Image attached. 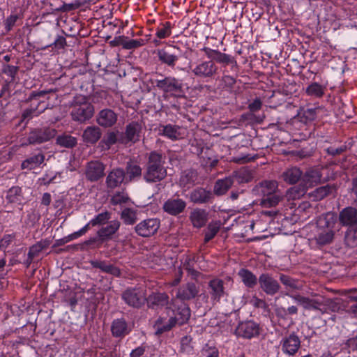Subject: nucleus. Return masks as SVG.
<instances>
[{
  "label": "nucleus",
  "mask_w": 357,
  "mask_h": 357,
  "mask_svg": "<svg viewBox=\"0 0 357 357\" xmlns=\"http://www.w3.org/2000/svg\"><path fill=\"white\" fill-rule=\"evenodd\" d=\"M125 178V172L122 169L112 170L106 178V184L109 188L114 189L120 185Z\"/></svg>",
  "instance_id": "21"
},
{
  "label": "nucleus",
  "mask_w": 357,
  "mask_h": 357,
  "mask_svg": "<svg viewBox=\"0 0 357 357\" xmlns=\"http://www.w3.org/2000/svg\"><path fill=\"white\" fill-rule=\"evenodd\" d=\"M56 134V132L53 128H43L34 129L29 132L26 141L23 142L22 145L27 146L46 142L54 137Z\"/></svg>",
  "instance_id": "6"
},
{
  "label": "nucleus",
  "mask_w": 357,
  "mask_h": 357,
  "mask_svg": "<svg viewBox=\"0 0 357 357\" xmlns=\"http://www.w3.org/2000/svg\"><path fill=\"white\" fill-rule=\"evenodd\" d=\"M160 227V221L156 218L146 219L135 227L136 233L143 237L153 235Z\"/></svg>",
  "instance_id": "11"
},
{
  "label": "nucleus",
  "mask_w": 357,
  "mask_h": 357,
  "mask_svg": "<svg viewBox=\"0 0 357 357\" xmlns=\"http://www.w3.org/2000/svg\"><path fill=\"white\" fill-rule=\"evenodd\" d=\"M208 287L211 298L215 301H220L225 294L224 282L219 278H214L210 280Z\"/></svg>",
  "instance_id": "22"
},
{
  "label": "nucleus",
  "mask_w": 357,
  "mask_h": 357,
  "mask_svg": "<svg viewBox=\"0 0 357 357\" xmlns=\"http://www.w3.org/2000/svg\"><path fill=\"white\" fill-rule=\"evenodd\" d=\"M208 214L206 211L201 208L193 209L190 214V220L195 227L200 228L207 222Z\"/></svg>",
  "instance_id": "24"
},
{
  "label": "nucleus",
  "mask_w": 357,
  "mask_h": 357,
  "mask_svg": "<svg viewBox=\"0 0 357 357\" xmlns=\"http://www.w3.org/2000/svg\"><path fill=\"white\" fill-rule=\"evenodd\" d=\"M194 260L187 257L183 264V267L188 272L190 273L192 275H197V271L194 268Z\"/></svg>",
  "instance_id": "60"
},
{
  "label": "nucleus",
  "mask_w": 357,
  "mask_h": 357,
  "mask_svg": "<svg viewBox=\"0 0 357 357\" xmlns=\"http://www.w3.org/2000/svg\"><path fill=\"white\" fill-rule=\"evenodd\" d=\"M233 184V179L230 177H226L223 179H219L216 181L214 186V192L217 195L225 194Z\"/></svg>",
  "instance_id": "35"
},
{
  "label": "nucleus",
  "mask_w": 357,
  "mask_h": 357,
  "mask_svg": "<svg viewBox=\"0 0 357 357\" xmlns=\"http://www.w3.org/2000/svg\"><path fill=\"white\" fill-rule=\"evenodd\" d=\"M345 241L348 246L355 248L357 246V227H351L345 236Z\"/></svg>",
  "instance_id": "52"
},
{
  "label": "nucleus",
  "mask_w": 357,
  "mask_h": 357,
  "mask_svg": "<svg viewBox=\"0 0 357 357\" xmlns=\"http://www.w3.org/2000/svg\"><path fill=\"white\" fill-rule=\"evenodd\" d=\"M126 174L130 181L138 180L142 175V168L138 164L129 162L126 166Z\"/></svg>",
  "instance_id": "41"
},
{
  "label": "nucleus",
  "mask_w": 357,
  "mask_h": 357,
  "mask_svg": "<svg viewBox=\"0 0 357 357\" xmlns=\"http://www.w3.org/2000/svg\"><path fill=\"white\" fill-rule=\"evenodd\" d=\"M118 139V132H111L107 135L102 142L105 144L107 148L109 149L112 145L114 144Z\"/></svg>",
  "instance_id": "58"
},
{
  "label": "nucleus",
  "mask_w": 357,
  "mask_h": 357,
  "mask_svg": "<svg viewBox=\"0 0 357 357\" xmlns=\"http://www.w3.org/2000/svg\"><path fill=\"white\" fill-rule=\"evenodd\" d=\"M116 121L117 115L109 109L101 110L97 116L98 124L105 128L112 126Z\"/></svg>",
  "instance_id": "20"
},
{
  "label": "nucleus",
  "mask_w": 357,
  "mask_h": 357,
  "mask_svg": "<svg viewBox=\"0 0 357 357\" xmlns=\"http://www.w3.org/2000/svg\"><path fill=\"white\" fill-rule=\"evenodd\" d=\"M302 171L297 167L285 169L281 174V178L287 183L292 185L301 181Z\"/></svg>",
  "instance_id": "23"
},
{
  "label": "nucleus",
  "mask_w": 357,
  "mask_h": 357,
  "mask_svg": "<svg viewBox=\"0 0 357 357\" xmlns=\"http://www.w3.org/2000/svg\"><path fill=\"white\" fill-rule=\"evenodd\" d=\"M214 54L216 55L215 60L220 63L224 64H228L231 62V57L230 55L222 53L219 51H214Z\"/></svg>",
  "instance_id": "59"
},
{
  "label": "nucleus",
  "mask_w": 357,
  "mask_h": 357,
  "mask_svg": "<svg viewBox=\"0 0 357 357\" xmlns=\"http://www.w3.org/2000/svg\"><path fill=\"white\" fill-rule=\"evenodd\" d=\"M336 220V215L334 213L328 212L319 216L312 240H314L319 245L331 243L334 238Z\"/></svg>",
  "instance_id": "1"
},
{
  "label": "nucleus",
  "mask_w": 357,
  "mask_h": 357,
  "mask_svg": "<svg viewBox=\"0 0 357 357\" xmlns=\"http://www.w3.org/2000/svg\"><path fill=\"white\" fill-rule=\"evenodd\" d=\"M165 164V158L162 154L157 151H151L143 174L144 179L147 183H157L163 180L167 174Z\"/></svg>",
  "instance_id": "3"
},
{
  "label": "nucleus",
  "mask_w": 357,
  "mask_h": 357,
  "mask_svg": "<svg viewBox=\"0 0 357 357\" xmlns=\"http://www.w3.org/2000/svg\"><path fill=\"white\" fill-rule=\"evenodd\" d=\"M192 74L200 79H212L218 72V67L213 60H202L195 64H190Z\"/></svg>",
  "instance_id": "5"
},
{
  "label": "nucleus",
  "mask_w": 357,
  "mask_h": 357,
  "mask_svg": "<svg viewBox=\"0 0 357 357\" xmlns=\"http://www.w3.org/2000/svg\"><path fill=\"white\" fill-rule=\"evenodd\" d=\"M44 248V246L41 243H38L32 245L29 250L28 255L30 259V261H32L33 258L36 257Z\"/></svg>",
  "instance_id": "57"
},
{
  "label": "nucleus",
  "mask_w": 357,
  "mask_h": 357,
  "mask_svg": "<svg viewBox=\"0 0 357 357\" xmlns=\"http://www.w3.org/2000/svg\"><path fill=\"white\" fill-rule=\"evenodd\" d=\"M6 199L10 204L20 205L24 201L21 188L13 186L6 193Z\"/></svg>",
  "instance_id": "28"
},
{
  "label": "nucleus",
  "mask_w": 357,
  "mask_h": 357,
  "mask_svg": "<svg viewBox=\"0 0 357 357\" xmlns=\"http://www.w3.org/2000/svg\"><path fill=\"white\" fill-rule=\"evenodd\" d=\"M91 264L93 268L100 269L102 271L109 273L114 276H119L121 271L119 268L102 261H92Z\"/></svg>",
  "instance_id": "31"
},
{
  "label": "nucleus",
  "mask_w": 357,
  "mask_h": 357,
  "mask_svg": "<svg viewBox=\"0 0 357 357\" xmlns=\"http://www.w3.org/2000/svg\"><path fill=\"white\" fill-rule=\"evenodd\" d=\"M280 280L282 284L284 285L287 289H288V291L287 293L289 294V291L301 289L302 287L298 280L284 274L280 275Z\"/></svg>",
  "instance_id": "44"
},
{
  "label": "nucleus",
  "mask_w": 357,
  "mask_h": 357,
  "mask_svg": "<svg viewBox=\"0 0 357 357\" xmlns=\"http://www.w3.org/2000/svg\"><path fill=\"white\" fill-rule=\"evenodd\" d=\"M238 275L242 282L248 287H253L257 284V279L256 276L247 269H241L238 271Z\"/></svg>",
  "instance_id": "40"
},
{
  "label": "nucleus",
  "mask_w": 357,
  "mask_h": 357,
  "mask_svg": "<svg viewBox=\"0 0 357 357\" xmlns=\"http://www.w3.org/2000/svg\"><path fill=\"white\" fill-rule=\"evenodd\" d=\"M18 19L17 15H10L5 21V26L7 31L11 30Z\"/></svg>",
  "instance_id": "62"
},
{
  "label": "nucleus",
  "mask_w": 357,
  "mask_h": 357,
  "mask_svg": "<svg viewBox=\"0 0 357 357\" xmlns=\"http://www.w3.org/2000/svg\"><path fill=\"white\" fill-rule=\"evenodd\" d=\"M262 103L260 99L256 98L252 103L248 106V108L251 112L259 111L261 107Z\"/></svg>",
  "instance_id": "63"
},
{
  "label": "nucleus",
  "mask_w": 357,
  "mask_h": 357,
  "mask_svg": "<svg viewBox=\"0 0 357 357\" xmlns=\"http://www.w3.org/2000/svg\"><path fill=\"white\" fill-rule=\"evenodd\" d=\"M179 352L186 356H192L195 354L192 338L190 336L186 335L181 338Z\"/></svg>",
  "instance_id": "39"
},
{
  "label": "nucleus",
  "mask_w": 357,
  "mask_h": 357,
  "mask_svg": "<svg viewBox=\"0 0 357 357\" xmlns=\"http://www.w3.org/2000/svg\"><path fill=\"white\" fill-rule=\"evenodd\" d=\"M121 218L126 225H133L137 220V211L132 208H126L121 214Z\"/></svg>",
  "instance_id": "46"
},
{
  "label": "nucleus",
  "mask_w": 357,
  "mask_h": 357,
  "mask_svg": "<svg viewBox=\"0 0 357 357\" xmlns=\"http://www.w3.org/2000/svg\"><path fill=\"white\" fill-rule=\"evenodd\" d=\"M220 229V224L218 222H212L208 225L205 231V242H208L211 240L218 232Z\"/></svg>",
  "instance_id": "53"
},
{
  "label": "nucleus",
  "mask_w": 357,
  "mask_h": 357,
  "mask_svg": "<svg viewBox=\"0 0 357 357\" xmlns=\"http://www.w3.org/2000/svg\"><path fill=\"white\" fill-rule=\"evenodd\" d=\"M105 166L98 160H93L87 162L85 174L88 180L96 181L104 175Z\"/></svg>",
  "instance_id": "15"
},
{
  "label": "nucleus",
  "mask_w": 357,
  "mask_h": 357,
  "mask_svg": "<svg viewBox=\"0 0 357 357\" xmlns=\"http://www.w3.org/2000/svg\"><path fill=\"white\" fill-rule=\"evenodd\" d=\"M176 325V321L173 318H169L167 321L166 319L160 318L155 322L154 327L157 334H161L165 331H168Z\"/></svg>",
  "instance_id": "36"
},
{
  "label": "nucleus",
  "mask_w": 357,
  "mask_h": 357,
  "mask_svg": "<svg viewBox=\"0 0 357 357\" xmlns=\"http://www.w3.org/2000/svg\"><path fill=\"white\" fill-rule=\"evenodd\" d=\"M156 53L160 61L171 67L174 66L178 60L176 55L169 53L165 49L158 50Z\"/></svg>",
  "instance_id": "38"
},
{
  "label": "nucleus",
  "mask_w": 357,
  "mask_h": 357,
  "mask_svg": "<svg viewBox=\"0 0 357 357\" xmlns=\"http://www.w3.org/2000/svg\"><path fill=\"white\" fill-rule=\"evenodd\" d=\"M185 207L186 202L179 198H170L163 204L164 211L172 215H177L181 213Z\"/></svg>",
  "instance_id": "17"
},
{
  "label": "nucleus",
  "mask_w": 357,
  "mask_h": 357,
  "mask_svg": "<svg viewBox=\"0 0 357 357\" xmlns=\"http://www.w3.org/2000/svg\"><path fill=\"white\" fill-rule=\"evenodd\" d=\"M45 160V155L43 153H38L35 155L29 157L22 162L21 167L22 169L31 170L38 167Z\"/></svg>",
  "instance_id": "29"
},
{
  "label": "nucleus",
  "mask_w": 357,
  "mask_h": 357,
  "mask_svg": "<svg viewBox=\"0 0 357 357\" xmlns=\"http://www.w3.org/2000/svg\"><path fill=\"white\" fill-rule=\"evenodd\" d=\"M54 93V91L52 89L48 91L43 90L31 93L27 100V102H30V108H31L32 110L35 112V114H40L48 107V104L41 98H44L45 96L48 93Z\"/></svg>",
  "instance_id": "9"
},
{
  "label": "nucleus",
  "mask_w": 357,
  "mask_h": 357,
  "mask_svg": "<svg viewBox=\"0 0 357 357\" xmlns=\"http://www.w3.org/2000/svg\"><path fill=\"white\" fill-rule=\"evenodd\" d=\"M260 331L261 328L257 323L253 321H247L238 324L235 330V334L238 337L251 339L257 337Z\"/></svg>",
  "instance_id": "10"
},
{
  "label": "nucleus",
  "mask_w": 357,
  "mask_h": 357,
  "mask_svg": "<svg viewBox=\"0 0 357 357\" xmlns=\"http://www.w3.org/2000/svg\"><path fill=\"white\" fill-rule=\"evenodd\" d=\"M56 143L63 147L72 148L77 144V139L73 136L63 135L56 138Z\"/></svg>",
  "instance_id": "50"
},
{
  "label": "nucleus",
  "mask_w": 357,
  "mask_h": 357,
  "mask_svg": "<svg viewBox=\"0 0 357 357\" xmlns=\"http://www.w3.org/2000/svg\"><path fill=\"white\" fill-rule=\"evenodd\" d=\"M307 189L301 183L298 186L290 188L286 192L288 200H296L301 198L306 192Z\"/></svg>",
  "instance_id": "42"
},
{
  "label": "nucleus",
  "mask_w": 357,
  "mask_h": 357,
  "mask_svg": "<svg viewBox=\"0 0 357 357\" xmlns=\"http://www.w3.org/2000/svg\"><path fill=\"white\" fill-rule=\"evenodd\" d=\"M199 293V289L195 283L189 282L182 285L177 291L176 298L182 301L194 298Z\"/></svg>",
  "instance_id": "19"
},
{
  "label": "nucleus",
  "mask_w": 357,
  "mask_h": 357,
  "mask_svg": "<svg viewBox=\"0 0 357 357\" xmlns=\"http://www.w3.org/2000/svg\"><path fill=\"white\" fill-rule=\"evenodd\" d=\"M253 192L262 197L260 205L265 208L274 207L283 199L278 190V183L275 180L261 181L253 188Z\"/></svg>",
  "instance_id": "2"
},
{
  "label": "nucleus",
  "mask_w": 357,
  "mask_h": 357,
  "mask_svg": "<svg viewBox=\"0 0 357 357\" xmlns=\"http://www.w3.org/2000/svg\"><path fill=\"white\" fill-rule=\"evenodd\" d=\"M305 91L308 96L320 98L324 93V87L317 82H314L306 88Z\"/></svg>",
  "instance_id": "49"
},
{
  "label": "nucleus",
  "mask_w": 357,
  "mask_h": 357,
  "mask_svg": "<svg viewBox=\"0 0 357 357\" xmlns=\"http://www.w3.org/2000/svg\"><path fill=\"white\" fill-rule=\"evenodd\" d=\"M72 110L70 115L72 119L80 123L85 122L91 119L94 113L93 106L89 103L84 96L75 97L71 103Z\"/></svg>",
  "instance_id": "4"
},
{
  "label": "nucleus",
  "mask_w": 357,
  "mask_h": 357,
  "mask_svg": "<svg viewBox=\"0 0 357 357\" xmlns=\"http://www.w3.org/2000/svg\"><path fill=\"white\" fill-rule=\"evenodd\" d=\"M250 303L252 305L257 308L266 309L268 307L266 303L264 300L256 296H253Z\"/></svg>",
  "instance_id": "61"
},
{
  "label": "nucleus",
  "mask_w": 357,
  "mask_h": 357,
  "mask_svg": "<svg viewBox=\"0 0 357 357\" xmlns=\"http://www.w3.org/2000/svg\"><path fill=\"white\" fill-rule=\"evenodd\" d=\"M168 296L163 293H153L146 298L149 305H164L167 303Z\"/></svg>",
  "instance_id": "43"
},
{
  "label": "nucleus",
  "mask_w": 357,
  "mask_h": 357,
  "mask_svg": "<svg viewBox=\"0 0 357 357\" xmlns=\"http://www.w3.org/2000/svg\"><path fill=\"white\" fill-rule=\"evenodd\" d=\"M142 126L137 122H132L126 126V131L120 139L123 144L135 143L139 139Z\"/></svg>",
  "instance_id": "16"
},
{
  "label": "nucleus",
  "mask_w": 357,
  "mask_h": 357,
  "mask_svg": "<svg viewBox=\"0 0 357 357\" xmlns=\"http://www.w3.org/2000/svg\"><path fill=\"white\" fill-rule=\"evenodd\" d=\"M258 280L261 289L268 295H274L280 290L278 282L268 273L261 274Z\"/></svg>",
  "instance_id": "13"
},
{
  "label": "nucleus",
  "mask_w": 357,
  "mask_h": 357,
  "mask_svg": "<svg viewBox=\"0 0 357 357\" xmlns=\"http://www.w3.org/2000/svg\"><path fill=\"white\" fill-rule=\"evenodd\" d=\"M129 199L128 195L124 192H118L111 198V203L113 205L124 204Z\"/></svg>",
  "instance_id": "56"
},
{
  "label": "nucleus",
  "mask_w": 357,
  "mask_h": 357,
  "mask_svg": "<svg viewBox=\"0 0 357 357\" xmlns=\"http://www.w3.org/2000/svg\"><path fill=\"white\" fill-rule=\"evenodd\" d=\"M146 44V41L144 39H137V40H124L121 43V45L124 49L126 50H132L135 49L139 47H142Z\"/></svg>",
  "instance_id": "54"
},
{
  "label": "nucleus",
  "mask_w": 357,
  "mask_h": 357,
  "mask_svg": "<svg viewBox=\"0 0 357 357\" xmlns=\"http://www.w3.org/2000/svg\"><path fill=\"white\" fill-rule=\"evenodd\" d=\"M102 132L98 126H88L83 132V141L89 144H96L101 137Z\"/></svg>",
  "instance_id": "25"
},
{
  "label": "nucleus",
  "mask_w": 357,
  "mask_h": 357,
  "mask_svg": "<svg viewBox=\"0 0 357 357\" xmlns=\"http://www.w3.org/2000/svg\"><path fill=\"white\" fill-rule=\"evenodd\" d=\"M320 112L319 107L307 108L299 113L300 118L305 122L314 121Z\"/></svg>",
  "instance_id": "48"
},
{
  "label": "nucleus",
  "mask_w": 357,
  "mask_h": 357,
  "mask_svg": "<svg viewBox=\"0 0 357 357\" xmlns=\"http://www.w3.org/2000/svg\"><path fill=\"white\" fill-rule=\"evenodd\" d=\"M161 135L172 140H177L182 137L180 128L177 126L166 125L162 126Z\"/></svg>",
  "instance_id": "34"
},
{
  "label": "nucleus",
  "mask_w": 357,
  "mask_h": 357,
  "mask_svg": "<svg viewBox=\"0 0 357 357\" xmlns=\"http://www.w3.org/2000/svg\"><path fill=\"white\" fill-rule=\"evenodd\" d=\"M190 317V310L188 305L182 303L179 307H178L176 312L174 314V317H172L176 321V324L182 325L186 323Z\"/></svg>",
  "instance_id": "30"
},
{
  "label": "nucleus",
  "mask_w": 357,
  "mask_h": 357,
  "mask_svg": "<svg viewBox=\"0 0 357 357\" xmlns=\"http://www.w3.org/2000/svg\"><path fill=\"white\" fill-rule=\"evenodd\" d=\"M341 308L340 302L339 299H330L324 297V305L322 308V314L330 310L333 312H339Z\"/></svg>",
  "instance_id": "47"
},
{
  "label": "nucleus",
  "mask_w": 357,
  "mask_h": 357,
  "mask_svg": "<svg viewBox=\"0 0 357 357\" xmlns=\"http://www.w3.org/2000/svg\"><path fill=\"white\" fill-rule=\"evenodd\" d=\"M301 305L304 309L308 310H318L322 314V308L324 305V297L317 296L310 298L303 296L300 294L291 295L289 293L285 294Z\"/></svg>",
  "instance_id": "7"
},
{
  "label": "nucleus",
  "mask_w": 357,
  "mask_h": 357,
  "mask_svg": "<svg viewBox=\"0 0 357 357\" xmlns=\"http://www.w3.org/2000/svg\"><path fill=\"white\" fill-rule=\"evenodd\" d=\"M322 174L317 168H309L302 173L301 184L307 190L318 185L321 182Z\"/></svg>",
  "instance_id": "14"
},
{
  "label": "nucleus",
  "mask_w": 357,
  "mask_h": 357,
  "mask_svg": "<svg viewBox=\"0 0 357 357\" xmlns=\"http://www.w3.org/2000/svg\"><path fill=\"white\" fill-rule=\"evenodd\" d=\"M335 190V186L326 185L315 189L310 193V197H313L314 200H320L332 194Z\"/></svg>",
  "instance_id": "37"
},
{
  "label": "nucleus",
  "mask_w": 357,
  "mask_h": 357,
  "mask_svg": "<svg viewBox=\"0 0 357 357\" xmlns=\"http://www.w3.org/2000/svg\"><path fill=\"white\" fill-rule=\"evenodd\" d=\"M145 349L144 347L140 346L133 349L130 354V357H141L144 355Z\"/></svg>",
  "instance_id": "64"
},
{
  "label": "nucleus",
  "mask_w": 357,
  "mask_h": 357,
  "mask_svg": "<svg viewBox=\"0 0 357 357\" xmlns=\"http://www.w3.org/2000/svg\"><path fill=\"white\" fill-rule=\"evenodd\" d=\"M339 220L349 228L357 226V209L351 206L344 208L339 214Z\"/></svg>",
  "instance_id": "18"
},
{
  "label": "nucleus",
  "mask_w": 357,
  "mask_h": 357,
  "mask_svg": "<svg viewBox=\"0 0 357 357\" xmlns=\"http://www.w3.org/2000/svg\"><path fill=\"white\" fill-rule=\"evenodd\" d=\"M120 222L118 220H112L109 222L106 227H102L98 234L102 239L109 238L112 235L115 234L119 229Z\"/></svg>",
  "instance_id": "32"
},
{
  "label": "nucleus",
  "mask_w": 357,
  "mask_h": 357,
  "mask_svg": "<svg viewBox=\"0 0 357 357\" xmlns=\"http://www.w3.org/2000/svg\"><path fill=\"white\" fill-rule=\"evenodd\" d=\"M212 197V194L209 190L204 188H197L190 193V200L194 203L203 204L208 202Z\"/></svg>",
  "instance_id": "27"
},
{
  "label": "nucleus",
  "mask_w": 357,
  "mask_h": 357,
  "mask_svg": "<svg viewBox=\"0 0 357 357\" xmlns=\"http://www.w3.org/2000/svg\"><path fill=\"white\" fill-rule=\"evenodd\" d=\"M155 86L165 93H178L183 89L181 81L171 76L165 77L162 79H156Z\"/></svg>",
  "instance_id": "12"
},
{
  "label": "nucleus",
  "mask_w": 357,
  "mask_h": 357,
  "mask_svg": "<svg viewBox=\"0 0 357 357\" xmlns=\"http://www.w3.org/2000/svg\"><path fill=\"white\" fill-rule=\"evenodd\" d=\"M110 218V214L109 212L105 211L101 213H99L94 218L90 220V224L91 226L94 227L98 225H102L105 223Z\"/></svg>",
  "instance_id": "55"
},
{
  "label": "nucleus",
  "mask_w": 357,
  "mask_h": 357,
  "mask_svg": "<svg viewBox=\"0 0 357 357\" xmlns=\"http://www.w3.org/2000/svg\"><path fill=\"white\" fill-rule=\"evenodd\" d=\"M235 176L239 183H248L254 177L252 172L246 168H242L236 172Z\"/></svg>",
  "instance_id": "51"
},
{
  "label": "nucleus",
  "mask_w": 357,
  "mask_h": 357,
  "mask_svg": "<svg viewBox=\"0 0 357 357\" xmlns=\"http://www.w3.org/2000/svg\"><path fill=\"white\" fill-rule=\"evenodd\" d=\"M172 34V24L169 22H165V23L160 24L157 27L155 31V36L159 39H165L169 37Z\"/></svg>",
  "instance_id": "45"
},
{
  "label": "nucleus",
  "mask_w": 357,
  "mask_h": 357,
  "mask_svg": "<svg viewBox=\"0 0 357 357\" xmlns=\"http://www.w3.org/2000/svg\"><path fill=\"white\" fill-rule=\"evenodd\" d=\"M112 333L115 337H123L129 333L127 324L123 319H118L113 321Z\"/></svg>",
  "instance_id": "33"
},
{
  "label": "nucleus",
  "mask_w": 357,
  "mask_h": 357,
  "mask_svg": "<svg viewBox=\"0 0 357 357\" xmlns=\"http://www.w3.org/2000/svg\"><path fill=\"white\" fill-rule=\"evenodd\" d=\"M300 347V340L294 335H291L284 340L282 344V351L289 355H294Z\"/></svg>",
  "instance_id": "26"
},
{
  "label": "nucleus",
  "mask_w": 357,
  "mask_h": 357,
  "mask_svg": "<svg viewBox=\"0 0 357 357\" xmlns=\"http://www.w3.org/2000/svg\"><path fill=\"white\" fill-rule=\"evenodd\" d=\"M122 298L128 305L139 307L146 300V292L142 287L128 289L123 293Z\"/></svg>",
  "instance_id": "8"
}]
</instances>
